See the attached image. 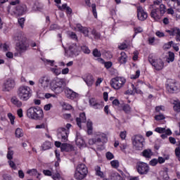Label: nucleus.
Masks as SVG:
<instances>
[{
  "label": "nucleus",
  "mask_w": 180,
  "mask_h": 180,
  "mask_svg": "<svg viewBox=\"0 0 180 180\" xmlns=\"http://www.w3.org/2000/svg\"><path fill=\"white\" fill-rule=\"evenodd\" d=\"M157 4L150 5V9L151 10L150 12V18L155 20V22H160L162 16L165 12H167V6L165 4H161L159 6V8L155 6Z\"/></svg>",
  "instance_id": "f257e3e1"
},
{
  "label": "nucleus",
  "mask_w": 180,
  "mask_h": 180,
  "mask_svg": "<svg viewBox=\"0 0 180 180\" xmlns=\"http://www.w3.org/2000/svg\"><path fill=\"white\" fill-rule=\"evenodd\" d=\"M50 89L55 94H61L65 86V79L60 77L53 78L50 82Z\"/></svg>",
  "instance_id": "f03ea898"
},
{
  "label": "nucleus",
  "mask_w": 180,
  "mask_h": 180,
  "mask_svg": "<svg viewBox=\"0 0 180 180\" xmlns=\"http://www.w3.org/2000/svg\"><path fill=\"white\" fill-rule=\"evenodd\" d=\"M14 40L18 41L16 46V50L19 54H22L27 50V44L26 43V37L22 33H18L14 37Z\"/></svg>",
  "instance_id": "7ed1b4c3"
},
{
  "label": "nucleus",
  "mask_w": 180,
  "mask_h": 180,
  "mask_svg": "<svg viewBox=\"0 0 180 180\" xmlns=\"http://www.w3.org/2000/svg\"><path fill=\"white\" fill-rule=\"evenodd\" d=\"M17 96L20 101L27 102L32 97V89L27 86H20L17 91Z\"/></svg>",
  "instance_id": "20e7f679"
},
{
  "label": "nucleus",
  "mask_w": 180,
  "mask_h": 180,
  "mask_svg": "<svg viewBox=\"0 0 180 180\" xmlns=\"http://www.w3.org/2000/svg\"><path fill=\"white\" fill-rule=\"evenodd\" d=\"M27 116L33 120H41L44 117V113L40 108L31 107L27 110Z\"/></svg>",
  "instance_id": "39448f33"
},
{
  "label": "nucleus",
  "mask_w": 180,
  "mask_h": 180,
  "mask_svg": "<svg viewBox=\"0 0 180 180\" xmlns=\"http://www.w3.org/2000/svg\"><path fill=\"white\" fill-rule=\"evenodd\" d=\"M88 175V167L84 164L77 165L75 172L74 178L77 180H83Z\"/></svg>",
  "instance_id": "423d86ee"
},
{
  "label": "nucleus",
  "mask_w": 180,
  "mask_h": 180,
  "mask_svg": "<svg viewBox=\"0 0 180 180\" xmlns=\"http://www.w3.org/2000/svg\"><path fill=\"white\" fill-rule=\"evenodd\" d=\"M96 143H108V136H106V134L101 131L94 132V138L89 140V144L94 146Z\"/></svg>",
  "instance_id": "0eeeda50"
},
{
  "label": "nucleus",
  "mask_w": 180,
  "mask_h": 180,
  "mask_svg": "<svg viewBox=\"0 0 180 180\" xmlns=\"http://www.w3.org/2000/svg\"><path fill=\"white\" fill-rule=\"evenodd\" d=\"M71 124H67L65 128L60 127L58 129V136L62 140V141H68V135L70 134V129H71Z\"/></svg>",
  "instance_id": "6e6552de"
},
{
  "label": "nucleus",
  "mask_w": 180,
  "mask_h": 180,
  "mask_svg": "<svg viewBox=\"0 0 180 180\" xmlns=\"http://www.w3.org/2000/svg\"><path fill=\"white\" fill-rule=\"evenodd\" d=\"M148 60L155 71H161L162 70H164L165 63L162 59L149 57Z\"/></svg>",
  "instance_id": "1a4fd4ad"
},
{
  "label": "nucleus",
  "mask_w": 180,
  "mask_h": 180,
  "mask_svg": "<svg viewBox=\"0 0 180 180\" xmlns=\"http://www.w3.org/2000/svg\"><path fill=\"white\" fill-rule=\"evenodd\" d=\"M126 84V78L122 77H117L110 81V85L114 89H120Z\"/></svg>",
  "instance_id": "9d476101"
},
{
  "label": "nucleus",
  "mask_w": 180,
  "mask_h": 180,
  "mask_svg": "<svg viewBox=\"0 0 180 180\" xmlns=\"http://www.w3.org/2000/svg\"><path fill=\"white\" fill-rule=\"evenodd\" d=\"M132 144L136 150H143L144 147V137L141 135H136L132 138Z\"/></svg>",
  "instance_id": "9b49d317"
},
{
  "label": "nucleus",
  "mask_w": 180,
  "mask_h": 180,
  "mask_svg": "<svg viewBox=\"0 0 180 180\" xmlns=\"http://www.w3.org/2000/svg\"><path fill=\"white\" fill-rule=\"evenodd\" d=\"M44 63L46 65H50V71L53 72L54 75L58 77V75L61 74V68H58V66L56 65V61L46 59Z\"/></svg>",
  "instance_id": "f8f14e48"
},
{
  "label": "nucleus",
  "mask_w": 180,
  "mask_h": 180,
  "mask_svg": "<svg viewBox=\"0 0 180 180\" xmlns=\"http://www.w3.org/2000/svg\"><path fill=\"white\" fill-rule=\"evenodd\" d=\"M65 53L66 56L69 57H77L79 54V47L77 46L76 44H72L69 45L68 50L65 49Z\"/></svg>",
  "instance_id": "ddd939ff"
},
{
  "label": "nucleus",
  "mask_w": 180,
  "mask_h": 180,
  "mask_svg": "<svg viewBox=\"0 0 180 180\" xmlns=\"http://www.w3.org/2000/svg\"><path fill=\"white\" fill-rule=\"evenodd\" d=\"M50 77L47 75L41 77L37 82L39 88L41 89H47L50 86Z\"/></svg>",
  "instance_id": "4468645a"
},
{
  "label": "nucleus",
  "mask_w": 180,
  "mask_h": 180,
  "mask_svg": "<svg viewBox=\"0 0 180 180\" xmlns=\"http://www.w3.org/2000/svg\"><path fill=\"white\" fill-rule=\"evenodd\" d=\"M15 85H16L15 80L12 78H8L3 84V91L4 92H9V91H12L15 88Z\"/></svg>",
  "instance_id": "2eb2a0df"
},
{
  "label": "nucleus",
  "mask_w": 180,
  "mask_h": 180,
  "mask_svg": "<svg viewBox=\"0 0 180 180\" xmlns=\"http://www.w3.org/2000/svg\"><path fill=\"white\" fill-rule=\"evenodd\" d=\"M168 92L170 94H174L175 92H178L180 89V84L179 83L175 82L174 80H169L166 86Z\"/></svg>",
  "instance_id": "dca6fc26"
},
{
  "label": "nucleus",
  "mask_w": 180,
  "mask_h": 180,
  "mask_svg": "<svg viewBox=\"0 0 180 180\" xmlns=\"http://www.w3.org/2000/svg\"><path fill=\"white\" fill-rule=\"evenodd\" d=\"M136 169L141 175H146L150 171V167L146 162H138L136 165Z\"/></svg>",
  "instance_id": "f3484780"
},
{
  "label": "nucleus",
  "mask_w": 180,
  "mask_h": 180,
  "mask_svg": "<svg viewBox=\"0 0 180 180\" xmlns=\"http://www.w3.org/2000/svg\"><path fill=\"white\" fill-rule=\"evenodd\" d=\"M166 33H168L169 36H176V41H180V29L178 27H173L170 30H166Z\"/></svg>",
  "instance_id": "a211bd4d"
},
{
  "label": "nucleus",
  "mask_w": 180,
  "mask_h": 180,
  "mask_svg": "<svg viewBox=\"0 0 180 180\" xmlns=\"http://www.w3.org/2000/svg\"><path fill=\"white\" fill-rule=\"evenodd\" d=\"M137 13L138 19L139 20H146V19L148 18L147 12L144 11V9H143L141 6L137 8Z\"/></svg>",
  "instance_id": "6ab92c4d"
},
{
  "label": "nucleus",
  "mask_w": 180,
  "mask_h": 180,
  "mask_svg": "<svg viewBox=\"0 0 180 180\" xmlns=\"http://www.w3.org/2000/svg\"><path fill=\"white\" fill-rule=\"evenodd\" d=\"M76 145L79 148H85V147H86L85 141H84V139H82V136H81V134L79 133L76 135Z\"/></svg>",
  "instance_id": "aec40b11"
},
{
  "label": "nucleus",
  "mask_w": 180,
  "mask_h": 180,
  "mask_svg": "<svg viewBox=\"0 0 180 180\" xmlns=\"http://www.w3.org/2000/svg\"><path fill=\"white\" fill-rule=\"evenodd\" d=\"M126 95H134V94H143L141 90L136 88L134 84L131 83L129 89L125 92Z\"/></svg>",
  "instance_id": "412c9836"
},
{
  "label": "nucleus",
  "mask_w": 180,
  "mask_h": 180,
  "mask_svg": "<svg viewBox=\"0 0 180 180\" xmlns=\"http://www.w3.org/2000/svg\"><path fill=\"white\" fill-rule=\"evenodd\" d=\"M77 124L80 128L82 129L84 124H85V122H86V117L85 116V113H81L79 115V117L76 119Z\"/></svg>",
  "instance_id": "4be33fe9"
},
{
  "label": "nucleus",
  "mask_w": 180,
  "mask_h": 180,
  "mask_svg": "<svg viewBox=\"0 0 180 180\" xmlns=\"http://www.w3.org/2000/svg\"><path fill=\"white\" fill-rule=\"evenodd\" d=\"M65 94L68 99H75V98H78V94L72 91L71 89H65Z\"/></svg>",
  "instance_id": "5701e85b"
},
{
  "label": "nucleus",
  "mask_w": 180,
  "mask_h": 180,
  "mask_svg": "<svg viewBox=\"0 0 180 180\" xmlns=\"http://www.w3.org/2000/svg\"><path fill=\"white\" fill-rule=\"evenodd\" d=\"M83 81L86 82L87 86H92L95 80L94 79V76H92V75H86L83 77Z\"/></svg>",
  "instance_id": "b1692460"
},
{
  "label": "nucleus",
  "mask_w": 180,
  "mask_h": 180,
  "mask_svg": "<svg viewBox=\"0 0 180 180\" xmlns=\"http://www.w3.org/2000/svg\"><path fill=\"white\" fill-rule=\"evenodd\" d=\"M84 2L87 6H91V0H84ZM92 13L94 18H98V12L96 11V4H91Z\"/></svg>",
  "instance_id": "393cba45"
},
{
  "label": "nucleus",
  "mask_w": 180,
  "mask_h": 180,
  "mask_svg": "<svg viewBox=\"0 0 180 180\" xmlns=\"http://www.w3.org/2000/svg\"><path fill=\"white\" fill-rule=\"evenodd\" d=\"M26 12H27V7L25 4L17 7V9L15 11V13L17 15H24V13H26Z\"/></svg>",
  "instance_id": "a878e982"
},
{
  "label": "nucleus",
  "mask_w": 180,
  "mask_h": 180,
  "mask_svg": "<svg viewBox=\"0 0 180 180\" xmlns=\"http://www.w3.org/2000/svg\"><path fill=\"white\" fill-rule=\"evenodd\" d=\"M11 102L14 106H16V108H22V103L18 97L13 96L11 99Z\"/></svg>",
  "instance_id": "bb28decb"
},
{
  "label": "nucleus",
  "mask_w": 180,
  "mask_h": 180,
  "mask_svg": "<svg viewBox=\"0 0 180 180\" xmlns=\"http://www.w3.org/2000/svg\"><path fill=\"white\" fill-rule=\"evenodd\" d=\"M118 63H120V64H126V63H127V55H126V53L121 52L118 58Z\"/></svg>",
  "instance_id": "cd10ccee"
},
{
  "label": "nucleus",
  "mask_w": 180,
  "mask_h": 180,
  "mask_svg": "<svg viewBox=\"0 0 180 180\" xmlns=\"http://www.w3.org/2000/svg\"><path fill=\"white\" fill-rule=\"evenodd\" d=\"M72 146L68 143H62L60 146V150L62 152L65 151L66 153H68L70 151H72Z\"/></svg>",
  "instance_id": "c85d7f7f"
},
{
  "label": "nucleus",
  "mask_w": 180,
  "mask_h": 180,
  "mask_svg": "<svg viewBox=\"0 0 180 180\" xmlns=\"http://www.w3.org/2000/svg\"><path fill=\"white\" fill-rule=\"evenodd\" d=\"M51 147H53V143L49 141H46L42 143L41 148L43 150V151H46V150H50Z\"/></svg>",
  "instance_id": "c756f323"
},
{
  "label": "nucleus",
  "mask_w": 180,
  "mask_h": 180,
  "mask_svg": "<svg viewBox=\"0 0 180 180\" xmlns=\"http://www.w3.org/2000/svg\"><path fill=\"white\" fill-rule=\"evenodd\" d=\"M175 60V53L174 52L169 51L168 55L166 56V62L169 64V63H174Z\"/></svg>",
  "instance_id": "7c9ffc66"
},
{
  "label": "nucleus",
  "mask_w": 180,
  "mask_h": 180,
  "mask_svg": "<svg viewBox=\"0 0 180 180\" xmlns=\"http://www.w3.org/2000/svg\"><path fill=\"white\" fill-rule=\"evenodd\" d=\"M142 154L145 158H151V157H153V151H151L150 149L144 150Z\"/></svg>",
  "instance_id": "2f4dec72"
},
{
  "label": "nucleus",
  "mask_w": 180,
  "mask_h": 180,
  "mask_svg": "<svg viewBox=\"0 0 180 180\" xmlns=\"http://www.w3.org/2000/svg\"><path fill=\"white\" fill-rule=\"evenodd\" d=\"M122 110L124 112V113H131V106L129 104H124L122 106Z\"/></svg>",
  "instance_id": "473e14b6"
},
{
  "label": "nucleus",
  "mask_w": 180,
  "mask_h": 180,
  "mask_svg": "<svg viewBox=\"0 0 180 180\" xmlns=\"http://www.w3.org/2000/svg\"><path fill=\"white\" fill-rule=\"evenodd\" d=\"M174 110L175 112H180V101L179 100H176L174 101Z\"/></svg>",
  "instance_id": "72a5a7b5"
},
{
  "label": "nucleus",
  "mask_w": 180,
  "mask_h": 180,
  "mask_svg": "<svg viewBox=\"0 0 180 180\" xmlns=\"http://www.w3.org/2000/svg\"><path fill=\"white\" fill-rule=\"evenodd\" d=\"M86 127H87V133L88 134H92V130H93V127H92V122L91 121H87L86 123Z\"/></svg>",
  "instance_id": "f704fd0d"
},
{
  "label": "nucleus",
  "mask_w": 180,
  "mask_h": 180,
  "mask_svg": "<svg viewBox=\"0 0 180 180\" xmlns=\"http://www.w3.org/2000/svg\"><path fill=\"white\" fill-rule=\"evenodd\" d=\"M52 179L53 180H64V176L60 173H55L53 175H52Z\"/></svg>",
  "instance_id": "c9c22d12"
},
{
  "label": "nucleus",
  "mask_w": 180,
  "mask_h": 180,
  "mask_svg": "<svg viewBox=\"0 0 180 180\" xmlns=\"http://www.w3.org/2000/svg\"><path fill=\"white\" fill-rule=\"evenodd\" d=\"M166 160H169V156L168 155H165L164 158L159 157L158 159V162H159V164H164Z\"/></svg>",
  "instance_id": "e433bc0d"
},
{
  "label": "nucleus",
  "mask_w": 180,
  "mask_h": 180,
  "mask_svg": "<svg viewBox=\"0 0 180 180\" xmlns=\"http://www.w3.org/2000/svg\"><path fill=\"white\" fill-rule=\"evenodd\" d=\"M15 136L18 139H20V137H23V131L20 128H17L15 129Z\"/></svg>",
  "instance_id": "4c0bfd02"
},
{
  "label": "nucleus",
  "mask_w": 180,
  "mask_h": 180,
  "mask_svg": "<svg viewBox=\"0 0 180 180\" xmlns=\"http://www.w3.org/2000/svg\"><path fill=\"white\" fill-rule=\"evenodd\" d=\"M27 175H30V176H34V175H37V169H31L27 170Z\"/></svg>",
  "instance_id": "58836bf2"
},
{
  "label": "nucleus",
  "mask_w": 180,
  "mask_h": 180,
  "mask_svg": "<svg viewBox=\"0 0 180 180\" xmlns=\"http://www.w3.org/2000/svg\"><path fill=\"white\" fill-rule=\"evenodd\" d=\"M62 108L63 110H71L72 109V106L67 103H63Z\"/></svg>",
  "instance_id": "ea45409f"
},
{
  "label": "nucleus",
  "mask_w": 180,
  "mask_h": 180,
  "mask_svg": "<svg viewBox=\"0 0 180 180\" xmlns=\"http://www.w3.org/2000/svg\"><path fill=\"white\" fill-rule=\"evenodd\" d=\"M120 165V163L119 162V160H114L110 162V165L112 168L117 169V167H119Z\"/></svg>",
  "instance_id": "a19ab883"
},
{
  "label": "nucleus",
  "mask_w": 180,
  "mask_h": 180,
  "mask_svg": "<svg viewBox=\"0 0 180 180\" xmlns=\"http://www.w3.org/2000/svg\"><path fill=\"white\" fill-rule=\"evenodd\" d=\"M105 106V104L103 101L96 102L94 107H93L94 109H102Z\"/></svg>",
  "instance_id": "79ce46f5"
},
{
  "label": "nucleus",
  "mask_w": 180,
  "mask_h": 180,
  "mask_svg": "<svg viewBox=\"0 0 180 180\" xmlns=\"http://www.w3.org/2000/svg\"><path fill=\"white\" fill-rule=\"evenodd\" d=\"M7 116H8L11 124H15V115H13L11 112H9V113H8Z\"/></svg>",
  "instance_id": "37998d69"
},
{
  "label": "nucleus",
  "mask_w": 180,
  "mask_h": 180,
  "mask_svg": "<svg viewBox=\"0 0 180 180\" xmlns=\"http://www.w3.org/2000/svg\"><path fill=\"white\" fill-rule=\"evenodd\" d=\"M134 37H136V35L139 33H141L143 32V28L141 27H136L134 28Z\"/></svg>",
  "instance_id": "c03bdc74"
},
{
  "label": "nucleus",
  "mask_w": 180,
  "mask_h": 180,
  "mask_svg": "<svg viewBox=\"0 0 180 180\" xmlns=\"http://www.w3.org/2000/svg\"><path fill=\"white\" fill-rule=\"evenodd\" d=\"M140 77V70H136L134 75H131V79H137Z\"/></svg>",
  "instance_id": "a18cd8bd"
},
{
  "label": "nucleus",
  "mask_w": 180,
  "mask_h": 180,
  "mask_svg": "<svg viewBox=\"0 0 180 180\" xmlns=\"http://www.w3.org/2000/svg\"><path fill=\"white\" fill-rule=\"evenodd\" d=\"M7 158L8 160H13V150L8 149L7 153Z\"/></svg>",
  "instance_id": "49530a36"
},
{
  "label": "nucleus",
  "mask_w": 180,
  "mask_h": 180,
  "mask_svg": "<svg viewBox=\"0 0 180 180\" xmlns=\"http://www.w3.org/2000/svg\"><path fill=\"white\" fill-rule=\"evenodd\" d=\"M169 2H173L174 9L176 6H180V0H169Z\"/></svg>",
  "instance_id": "de8ad7c7"
},
{
  "label": "nucleus",
  "mask_w": 180,
  "mask_h": 180,
  "mask_svg": "<svg viewBox=\"0 0 180 180\" xmlns=\"http://www.w3.org/2000/svg\"><path fill=\"white\" fill-rule=\"evenodd\" d=\"M98 101L94 98H91L89 99V103L90 106H92V108H94L95 105H96V103Z\"/></svg>",
  "instance_id": "09e8293b"
},
{
  "label": "nucleus",
  "mask_w": 180,
  "mask_h": 180,
  "mask_svg": "<svg viewBox=\"0 0 180 180\" xmlns=\"http://www.w3.org/2000/svg\"><path fill=\"white\" fill-rule=\"evenodd\" d=\"M105 157L107 158V160H113L115 158V155H113V153H110V152H107L105 153Z\"/></svg>",
  "instance_id": "8fccbe9b"
},
{
  "label": "nucleus",
  "mask_w": 180,
  "mask_h": 180,
  "mask_svg": "<svg viewBox=\"0 0 180 180\" xmlns=\"http://www.w3.org/2000/svg\"><path fill=\"white\" fill-rule=\"evenodd\" d=\"M8 165H10V167L12 168V169H16L17 167H16V164H15V162L13 161L12 160H10L8 161Z\"/></svg>",
  "instance_id": "3c124183"
},
{
  "label": "nucleus",
  "mask_w": 180,
  "mask_h": 180,
  "mask_svg": "<svg viewBox=\"0 0 180 180\" xmlns=\"http://www.w3.org/2000/svg\"><path fill=\"white\" fill-rule=\"evenodd\" d=\"M57 7L58 8V9L60 11H65L67 9V8H68V6L67 5V4H62V6L57 5Z\"/></svg>",
  "instance_id": "603ef678"
},
{
  "label": "nucleus",
  "mask_w": 180,
  "mask_h": 180,
  "mask_svg": "<svg viewBox=\"0 0 180 180\" xmlns=\"http://www.w3.org/2000/svg\"><path fill=\"white\" fill-rule=\"evenodd\" d=\"M173 44H174V41H171L169 42L166 43L163 47H164V49H171V47H172Z\"/></svg>",
  "instance_id": "864d4df0"
},
{
  "label": "nucleus",
  "mask_w": 180,
  "mask_h": 180,
  "mask_svg": "<svg viewBox=\"0 0 180 180\" xmlns=\"http://www.w3.org/2000/svg\"><path fill=\"white\" fill-rule=\"evenodd\" d=\"M155 131H156V133H160V134L165 133V128L157 127L155 128Z\"/></svg>",
  "instance_id": "5fc2aeb1"
},
{
  "label": "nucleus",
  "mask_w": 180,
  "mask_h": 180,
  "mask_svg": "<svg viewBox=\"0 0 180 180\" xmlns=\"http://www.w3.org/2000/svg\"><path fill=\"white\" fill-rule=\"evenodd\" d=\"M164 110H165V107L163 105H159L155 108V111L158 112H164Z\"/></svg>",
  "instance_id": "6e6d98bb"
},
{
  "label": "nucleus",
  "mask_w": 180,
  "mask_h": 180,
  "mask_svg": "<svg viewBox=\"0 0 180 180\" xmlns=\"http://www.w3.org/2000/svg\"><path fill=\"white\" fill-rule=\"evenodd\" d=\"M150 165H151L152 167H155V165H157V164H158V160L157 159H153L150 161L149 162Z\"/></svg>",
  "instance_id": "4d7b16f0"
},
{
  "label": "nucleus",
  "mask_w": 180,
  "mask_h": 180,
  "mask_svg": "<svg viewBox=\"0 0 180 180\" xmlns=\"http://www.w3.org/2000/svg\"><path fill=\"white\" fill-rule=\"evenodd\" d=\"M93 55L94 57H101V51H99L98 49H94L93 51Z\"/></svg>",
  "instance_id": "13d9d810"
},
{
  "label": "nucleus",
  "mask_w": 180,
  "mask_h": 180,
  "mask_svg": "<svg viewBox=\"0 0 180 180\" xmlns=\"http://www.w3.org/2000/svg\"><path fill=\"white\" fill-rule=\"evenodd\" d=\"M51 108H53V104H51V103L46 104L44 106V110H46L47 112V111L50 110V109H51Z\"/></svg>",
  "instance_id": "bf43d9fd"
},
{
  "label": "nucleus",
  "mask_w": 180,
  "mask_h": 180,
  "mask_svg": "<svg viewBox=\"0 0 180 180\" xmlns=\"http://www.w3.org/2000/svg\"><path fill=\"white\" fill-rule=\"evenodd\" d=\"M164 119H165V117L162 114L155 116V120H164Z\"/></svg>",
  "instance_id": "052dcab7"
},
{
  "label": "nucleus",
  "mask_w": 180,
  "mask_h": 180,
  "mask_svg": "<svg viewBox=\"0 0 180 180\" xmlns=\"http://www.w3.org/2000/svg\"><path fill=\"white\" fill-rule=\"evenodd\" d=\"M82 50L85 54H89V53H91V50H89L86 46H82Z\"/></svg>",
  "instance_id": "680f3d73"
},
{
  "label": "nucleus",
  "mask_w": 180,
  "mask_h": 180,
  "mask_svg": "<svg viewBox=\"0 0 180 180\" xmlns=\"http://www.w3.org/2000/svg\"><path fill=\"white\" fill-rule=\"evenodd\" d=\"M155 35L158 37H165V34H164V32H162L161 31H156Z\"/></svg>",
  "instance_id": "e2e57ef3"
},
{
  "label": "nucleus",
  "mask_w": 180,
  "mask_h": 180,
  "mask_svg": "<svg viewBox=\"0 0 180 180\" xmlns=\"http://www.w3.org/2000/svg\"><path fill=\"white\" fill-rule=\"evenodd\" d=\"M118 49H120V50H124L125 49H127V44H126V43H122L118 46Z\"/></svg>",
  "instance_id": "0e129e2a"
},
{
  "label": "nucleus",
  "mask_w": 180,
  "mask_h": 180,
  "mask_svg": "<svg viewBox=\"0 0 180 180\" xmlns=\"http://www.w3.org/2000/svg\"><path fill=\"white\" fill-rule=\"evenodd\" d=\"M18 177L20 179H23V178H25V172H23V170H18Z\"/></svg>",
  "instance_id": "69168bd1"
},
{
  "label": "nucleus",
  "mask_w": 180,
  "mask_h": 180,
  "mask_svg": "<svg viewBox=\"0 0 180 180\" xmlns=\"http://www.w3.org/2000/svg\"><path fill=\"white\" fill-rule=\"evenodd\" d=\"M18 23L21 27H23V25H25V18H21L18 19Z\"/></svg>",
  "instance_id": "338daca9"
},
{
  "label": "nucleus",
  "mask_w": 180,
  "mask_h": 180,
  "mask_svg": "<svg viewBox=\"0 0 180 180\" xmlns=\"http://www.w3.org/2000/svg\"><path fill=\"white\" fill-rule=\"evenodd\" d=\"M9 49H10L9 44H3V51H8V50H9Z\"/></svg>",
  "instance_id": "774afa93"
}]
</instances>
